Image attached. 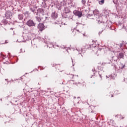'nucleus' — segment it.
Returning <instances> with one entry per match:
<instances>
[{
	"mask_svg": "<svg viewBox=\"0 0 127 127\" xmlns=\"http://www.w3.org/2000/svg\"><path fill=\"white\" fill-rule=\"evenodd\" d=\"M5 43H8V42H6V41H5V43H4V44H5Z\"/></svg>",
	"mask_w": 127,
	"mask_h": 127,
	"instance_id": "nucleus-21",
	"label": "nucleus"
},
{
	"mask_svg": "<svg viewBox=\"0 0 127 127\" xmlns=\"http://www.w3.org/2000/svg\"><path fill=\"white\" fill-rule=\"evenodd\" d=\"M36 18L37 21H38L39 22H40V21H41V20L43 19V16L38 15V16L36 17Z\"/></svg>",
	"mask_w": 127,
	"mask_h": 127,
	"instance_id": "nucleus-8",
	"label": "nucleus"
},
{
	"mask_svg": "<svg viewBox=\"0 0 127 127\" xmlns=\"http://www.w3.org/2000/svg\"><path fill=\"white\" fill-rule=\"evenodd\" d=\"M81 3L83 5H85L86 4V0H81Z\"/></svg>",
	"mask_w": 127,
	"mask_h": 127,
	"instance_id": "nucleus-15",
	"label": "nucleus"
},
{
	"mask_svg": "<svg viewBox=\"0 0 127 127\" xmlns=\"http://www.w3.org/2000/svg\"><path fill=\"white\" fill-rule=\"evenodd\" d=\"M38 28L40 31H43L45 29V26L43 23H39L38 25Z\"/></svg>",
	"mask_w": 127,
	"mask_h": 127,
	"instance_id": "nucleus-4",
	"label": "nucleus"
},
{
	"mask_svg": "<svg viewBox=\"0 0 127 127\" xmlns=\"http://www.w3.org/2000/svg\"><path fill=\"white\" fill-rule=\"evenodd\" d=\"M100 18H97V21H98V23L99 24H100V23H102V21H100Z\"/></svg>",
	"mask_w": 127,
	"mask_h": 127,
	"instance_id": "nucleus-19",
	"label": "nucleus"
},
{
	"mask_svg": "<svg viewBox=\"0 0 127 127\" xmlns=\"http://www.w3.org/2000/svg\"><path fill=\"white\" fill-rule=\"evenodd\" d=\"M123 44H124V41H122V43L120 44V45H119V46H120V47L121 48V49H122V48L123 47Z\"/></svg>",
	"mask_w": 127,
	"mask_h": 127,
	"instance_id": "nucleus-17",
	"label": "nucleus"
},
{
	"mask_svg": "<svg viewBox=\"0 0 127 127\" xmlns=\"http://www.w3.org/2000/svg\"><path fill=\"white\" fill-rule=\"evenodd\" d=\"M99 4H104L105 3V0H100L99 1Z\"/></svg>",
	"mask_w": 127,
	"mask_h": 127,
	"instance_id": "nucleus-14",
	"label": "nucleus"
},
{
	"mask_svg": "<svg viewBox=\"0 0 127 127\" xmlns=\"http://www.w3.org/2000/svg\"><path fill=\"white\" fill-rule=\"evenodd\" d=\"M18 18L19 20H22L23 19V15L22 14H19L18 15Z\"/></svg>",
	"mask_w": 127,
	"mask_h": 127,
	"instance_id": "nucleus-12",
	"label": "nucleus"
},
{
	"mask_svg": "<svg viewBox=\"0 0 127 127\" xmlns=\"http://www.w3.org/2000/svg\"><path fill=\"white\" fill-rule=\"evenodd\" d=\"M64 12L65 13H69L70 12V9L68 7H64Z\"/></svg>",
	"mask_w": 127,
	"mask_h": 127,
	"instance_id": "nucleus-9",
	"label": "nucleus"
},
{
	"mask_svg": "<svg viewBox=\"0 0 127 127\" xmlns=\"http://www.w3.org/2000/svg\"><path fill=\"white\" fill-rule=\"evenodd\" d=\"M118 59H122V58L124 59V53H120L118 57Z\"/></svg>",
	"mask_w": 127,
	"mask_h": 127,
	"instance_id": "nucleus-10",
	"label": "nucleus"
},
{
	"mask_svg": "<svg viewBox=\"0 0 127 127\" xmlns=\"http://www.w3.org/2000/svg\"><path fill=\"white\" fill-rule=\"evenodd\" d=\"M113 2H114V3H116V2H115V1H114V0H113Z\"/></svg>",
	"mask_w": 127,
	"mask_h": 127,
	"instance_id": "nucleus-25",
	"label": "nucleus"
},
{
	"mask_svg": "<svg viewBox=\"0 0 127 127\" xmlns=\"http://www.w3.org/2000/svg\"><path fill=\"white\" fill-rule=\"evenodd\" d=\"M124 119H125V117H122V119L124 120Z\"/></svg>",
	"mask_w": 127,
	"mask_h": 127,
	"instance_id": "nucleus-23",
	"label": "nucleus"
},
{
	"mask_svg": "<svg viewBox=\"0 0 127 127\" xmlns=\"http://www.w3.org/2000/svg\"><path fill=\"white\" fill-rule=\"evenodd\" d=\"M99 75L100 78H102V74H100V73H99Z\"/></svg>",
	"mask_w": 127,
	"mask_h": 127,
	"instance_id": "nucleus-20",
	"label": "nucleus"
},
{
	"mask_svg": "<svg viewBox=\"0 0 127 127\" xmlns=\"http://www.w3.org/2000/svg\"><path fill=\"white\" fill-rule=\"evenodd\" d=\"M112 97H114V96L112 95Z\"/></svg>",
	"mask_w": 127,
	"mask_h": 127,
	"instance_id": "nucleus-29",
	"label": "nucleus"
},
{
	"mask_svg": "<svg viewBox=\"0 0 127 127\" xmlns=\"http://www.w3.org/2000/svg\"><path fill=\"white\" fill-rule=\"evenodd\" d=\"M73 77H74V75H72V78H73Z\"/></svg>",
	"mask_w": 127,
	"mask_h": 127,
	"instance_id": "nucleus-26",
	"label": "nucleus"
},
{
	"mask_svg": "<svg viewBox=\"0 0 127 127\" xmlns=\"http://www.w3.org/2000/svg\"><path fill=\"white\" fill-rule=\"evenodd\" d=\"M37 15L39 16H43L44 15V10L41 8H39L37 9Z\"/></svg>",
	"mask_w": 127,
	"mask_h": 127,
	"instance_id": "nucleus-2",
	"label": "nucleus"
},
{
	"mask_svg": "<svg viewBox=\"0 0 127 127\" xmlns=\"http://www.w3.org/2000/svg\"><path fill=\"white\" fill-rule=\"evenodd\" d=\"M74 32H75V33H76V31H73V33H74Z\"/></svg>",
	"mask_w": 127,
	"mask_h": 127,
	"instance_id": "nucleus-22",
	"label": "nucleus"
},
{
	"mask_svg": "<svg viewBox=\"0 0 127 127\" xmlns=\"http://www.w3.org/2000/svg\"><path fill=\"white\" fill-rule=\"evenodd\" d=\"M73 14H74V15H76V16H78L79 18H80V17H82V12L80 11L75 10L73 11Z\"/></svg>",
	"mask_w": 127,
	"mask_h": 127,
	"instance_id": "nucleus-3",
	"label": "nucleus"
},
{
	"mask_svg": "<svg viewBox=\"0 0 127 127\" xmlns=\"http://www.w3.org/2000/svg\"><path fill=\"white\" fill-rule=\"evenodd\" d=\"M66 4H67L66 1H63L61 2V6H66Z\"/></svg>",
	"mask_w": 127,
	"mask_h": 127,
	"instance_id": "nucleus-13",
	"label": "nucleus"
},
{
	"mask_svg": "<svg viewBox=\"0 0 127 127\" xmlns=\"http://www.w3.org/2000/svg\"><path fill=\"white\" fill-rule=\"evenodd\" d=\"M36 8H35L34 7V6H31L30 7V10H31V11H32V12H33L34 13H35V9Z\"/></svg>",
	"mask_w": 127,
	"mask_h": 127,
	"instance_id": "nucleus-11",
	"label": "nucleus"
},
{
	"mask_svg": "<svg viewBox=\"0 0 127 127\" xmlns=\"http://www.w3.org/2000/svg\"><path fill=\"white\" fill-rule=\"evenodd\" d=\"M0 55H1L2 56H3V55H2V54H0Z\"/></svg>",
	"mask_w": 127,
	"mask_h": 127,
	"instance_id": "nucleus-24",
	"label": "nucleus"
},
{
	"mask_svg": "<svg viewBox=\"0 0 127 127\" xmlns=\"http://www.w3.org/2000/svg\"><path fill=\"white\" fill-rule=\"evenodd\" d=\"M24 13H25V15H29V12L27 11H26Z\"/></svg>",
	"mask_w": 127,
	"mask_h": 127,
	"instance_id": "nucleus-18",
	"label": "nucleus"
},
{
	"mask_svg": "<svg viewBox=\"0 0 127 127\" xmlns=\"http://www.w3.org/2000/svg\"><path fill=\"white\" fill-rule=\"evenodd\" d=\"M27 25L28 26H35V23H34V22L32 20H29L27 22Z\"/></svg>",
	"mask_w": 127,
	"mask_h": 127,
	"instance_id": "nucleus-6",
	"label": "nucleus"
},
{
	"mask_svg": "<svg viewBox=\"0 0 127 127\" xmlns=\"http://www.w3.org/2000/svg\"><path fill=\"white\" fill-rule=\"evenodd\" d=\"M5 17L7 19H11L12 17V13L10 11H7L5 13Z\"/></svg>",
	"mask_w": 127,
	"mask_h": 127,
	"instance_id": "nucleus-5",
	"label": "nucleus"
},
{
	"mask_svg": "<svg viewBox=\"0 0 127 127\" xmlns=\"http://www.w3.org/2000/svg\"><path fill=\"white\" fill-rule=\"evenodd\" d=\"M77 31H79V30H77Z\"/></svg>",
	"mask_w": 127,
	"mask_h": 127,
	"instance_id": "nucleus-27",
	"label": "nucleus"
},
{
	"mask_svg": "<svg viewBox=\"0 0 127 127\" xmlns=\"http://www.w3.org/2000/svg\"><path fill=\"white\" fill-rule=\"evenodd\" d=\"M3 58V59H4V58Z\"/></svg>",
	"mask_w": 127,
	"mask_h": 127,
	"instance_id": "nucleus-28",
	"label": "nucleus"
},
{
	"mask_svg": "<svg viewBox=\"0 0 127 127\" xmlns=\"http://www.w3.org/2000/svg\"><path fill=\"white\" fill-rule=\"evenodd\" d=\"M51 17L54 19H55L56 18H57V17H58V14H57V13L53 12L51 14Z\"/></svg>",
	"mask_w": 127,
	"mask_h": 127,
	"instance_id": "nucleus-7",
	"label": "nucleus"
},
{
	"mask_svg": "<svg viewBox=\"0 0 127 127\" xmlns=\"http://www.w3.org/2000/svg\"><path fill=\"white\" fill-rule=\"evenodd\" d=\"M126 67V65H122V66H120V69H122V70H124V69H125V67Z\"/></svg>",
	"mask_w": 127,
	"mask_h": 127,
	"instance_id": "nucleus-16",
	"label": "nucleus"
},
{
	"mask_svg": "<svg viewBox=\"0 0 127 127\" xmlns=\"http://www.w3.org/2000/svg\"><path fill=\"white\" fill-rule=\"evenodd\" d=\"M93 14L91 15L88 14L87 15L88 18H91V19H95L96 20H98V18H101V17L99 16V11L97 10H95L93 11Z\"/></svg>",
	"mask_w": 127,
	"mask_h": 127,
	"instance_id": "nucleus-1",
	"label": "nucleus"
}]
</instances>
